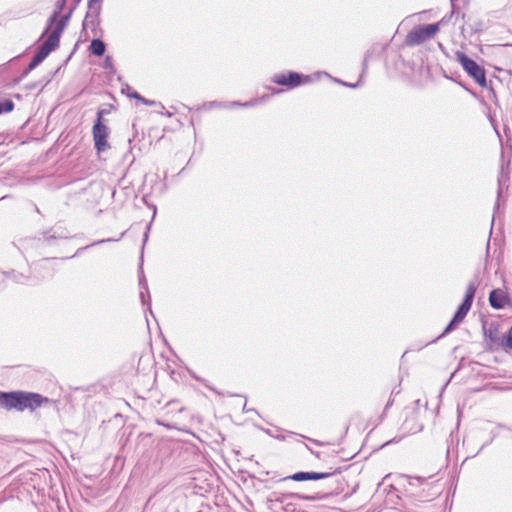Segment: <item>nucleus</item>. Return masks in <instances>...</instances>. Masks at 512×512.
Here are the masks:
<instances>
[{"mask_svg":"<svg viewBox=\"0 0 512 512\" xmlns=\"http://www.w3.org/2000/svg\"><path fill=\"white\" fill-rule=\"evenodd\" d=\"M48 398L24 391L0 392V406L6 410L31 411L40 407Z\"/></svg>","mask_w":512,"mask_h":512,"instance_id":"f257e3e1","label":"nucleus"},{"mask_svg":"<svg viewBox=\"0 0 512 512\" xmlns=\"http://www.w3.org/2000/svg\"><path fill=\"white\" fill-rule=\"evenodd\" d=\"M440 29V23L420 25L411 30L405 39L408 46H416L432 39Z\"/></svg>","mask_w":512,"mask_h":512,"instance_id":"f03ea898","label":"nucleus"},{"mask_svg":"<svg viewBox=\"0 0 512 512\" xmlns=\"http://www.w3.org/2000/svg\"><path fill=\"white\" fill-rule=\"evenodd\" d=\"M456 57L468 75L472 77L481 87H486L487 82L484 68H482L474 60L462 52H457Z\"/></svg>","mask_w":512,"mask_h":512,"instance_id":"7ed1b4c3","label":"nucleus"},{"mask_svg":"<svg viewBox=\"0 0 512 512\" xmlns=\"http://www.w3.org/2000/svg\"><path fill=\"white\" fill-rule=\"evenodd\" d=\"M104 112V110H99L97 112V119L92 128L94 146L98 152H103L110 148L107 141L109 136V128L102 123Z\"/></svg>","mask_w":512,"mask_h":512,"instance_id":"20e7f679","label":"nucleus"},{"mask_svg":"<svg viewBox=\"0 0 512 512\" xmlns=\"http://www.w3.org/2000/svg\"><path fill=\"white\" fill-rule=\"evenodd\" d=\"M102 3L103 1L99 0L88 1V11L83 21L84 28L95 27L98 24Z\"/></svg>","mask_w":512,"mask_h":512,"instance_id":"39448f33","label":"nucleus"},{"mask_svg":"<svg viewBox=\"0 0 512 512\" xmlns=\"http://www.w3.org/2000/svg\"><path fill=\"white\" fill-rule=\"evenodd\" d=\"M341 469L336 468L328 472H297L290 478L294 481L320 480L340 473Z\"/></svg>","mask_w":512,"mask_h":512,"instance_id":"423d86ee","label":"nucleus"},{"mask_svg":"<svg viewBox=\"0 0 512 512\" xmlns=\"http://www.w3.org/2000/svg\"><path fill=\"white\" fill-rule=\"evenodd\" d=\"M273 82L282 86L297 87L302 82V75L297 72H289L286 74H275L273 76Z\"/></svg>","mask_w":512,"mask_h":512,"instance_id":"0eeeda50","label":"nucleus"},{"mask_svg":"<svg viewBox=\"0 0 512 512\" xmlns=\"http://www.w3.org/2000/svg\"><path fill=\"white\" fill-rule=\"evenodd\" d=\"M476 292V284L475 282H470L466 289V294L463 299V302L459 305L457 312L467 315L469 310L471 309L473 299Z\"/></svg>","mask_w":512,"mask_h":512,"instance_id":"6e6552de","label":"nucleus"},{"mask_svg":"<svg viewBox=\"0 0 512 512\" xmlns=\"http://www.w3.org/2000/svg\"><path fill=\"white\" fill-rule=\"evenodd\" d=\"M508 302V296L501 289H494L489 294V303L495 309L503 308Z\"/></svg>","mask_w":512,"mask_h":512,"instance_id":"1a4fd4ad","label":"nucleus"},{"mask_svg":"<svg viewBox=\"0 0 512 512\" xmlns=\"http://www.w3.org/2000/svg\"><path fill=\"white\" fill-rule=\"evenodd\" d=\"M61 32L53 29L44 43L40 46L46 53L50 54L59 46Z\"/></svg>","mask_w":512,"mask_h":512,"instance_id":"9d476101","label":"nucleus"},{"mask_svg":"<svg viewBox=\"0 0 512 512\" xmlns=\"http://www.w3.org/2000/svg\"><path fill=\"white\" fill-rule=\"evenodd\" d=\"M509 179L508 172L504 170V167L502 166L501 173L498 177V191H497V202L495 204L494 210H497L499 208V201L501 194L503 192L504 188H507V181Z\"/></svg>","mask_w":512,"mask_h":512,"instance_id":"9b49d317","label":"nucleus"},{"mask_svg":"<svg viewBox=\"0 0 512 512\" xmlns=\"http://www.w3.org/2000/svg\"><path fill=\"white\" fill-rule=\"evenodd\" d=\"M106 50L105 43L100 39H93L90 44V51L93 55L102 56Z\"/></svg>","mask_w":512,"mask_h":512,"instance_id":"f8f14e48","label":"nucleus"},{"mask_svg":"<svg viewBox=\"0 0 512 512\" xmlns=\"http://www.w3.org/2000/svg\"><path fill=\"white\" fill-rule=\"evenodd\" d=\"M465 317H466V315L461 314V313L456 311L454 316H453V318H452V320L446 326V328H445V330L443 332V335L448 334L451 331H453L463 321V319Z\"/></svg>","mask_w":512,"mask_h":512,"instance_id":"ddd939ff","label":"nucleus"},{"mask_svg":"<svg viewBox=\"0 0 512 512\" xmlns=\"http://www.w3.org/2000/svg\"><path fill=\"white\" fill-rule=\"evenodd\" d=\"M465 317H466V315L461 314V313L456 311L454 316H453V318H452V320L446 326V328H445V330L443 332V335L448 334L451 331H453L463 321V319Z\"/></svg>","mask_w":512,"mask_h":512,"instance_id":"4468645a","label":"nucleus"},{"mask_svg":"<svg viewBox=\"0 0 512 512\" xmlns=\"http://www.w3.org/2000/svg\"><path fill=\"white\" fill-rule=\"evenodd\" d=\"M49 54L46 53L42 48L39 47L38 51L34 55L30 62V69H35Z\"/></svg>","mask_w":512,"mask_h":512,"instance_id":"2eb2a0df","label":"nucleus"},{"mask_svg":"<svg viewBox=\"0 0 512 512\" xmlns=\"http://www.w3.org/2000/svg\"><path fill=\"white\" fill-rule=\"evenodd\" d=\"M65 4H66V0H57V3H56V11L51 15V17L49 18V25L48 27L46 28V30H48L51 25L56 21L58 15L60 14V12L63 10V8L65 7ZM47 31H45L46 33Z\"/></svg>","mask_w":512,"mask_h":512,"instance_id":"dca6fc26","label":"nucleus"},{"mask_svg":"<svg viewBox=\"0 0 512 512\" xmlns=\"http://www.w3.org/2000/svg\"><path fill=\"white\" fill-rule=\"evenodd\" d=\"M74 8H75V6L72 7V9L66 15H63L61 17V19L57 22V24H56V26L54 28L55 30H57V31H59L61 33L63 32V30L65 29V27H66V25H67V23H68V21H69V19L71 17V14H72Z\"/></svg>","mask_w":512,"mask_h":512,"instance_id":"f3484780","label":"nucleus"},{"mask_svg":"<svg viewBox=\"0 0 512 512\" xmlns=\"http://www.w3.org/2000/svg\"><path fill=\"white\" fill-rule=\"evenodd\" d=\"M500 344L503 348L512 350V327L502 337Z\"/></svg>","mask_w":512,"mask_h":512,"instance_id":"a211bd4d","label":"nucleus"},{"mask_svg":"<svg viewBox=\"0 0 512 512\" xmlns=\"http://www.w3.org/2000/svg\"><path fill=\"white\" fill-rule=\"evenodd\" d=\"M14 109V103L10 99L0 102V114L11 112Z\"/></svg>","mask_w":512,"mask_h":512,"instance_id":"6ab92c4d","label":"nucleus"},{"mask_svg":"<svg viewBox=\"0 0 512 512\" xmlns=\"http://www.w3.org/2000/svg\"><path fill=\"white\" fill-rule=\"evenodd\" d=\"M103 67L106 69V70H109L110 72L114 73L115 72V67H114V64H113V59L111 56H106L105 60H104V64H103Z\"/></svg>","mask_w":512,"mask_h":512,"instance_id":"aec40b11","label":"nucleus"},{"mask_svg":"<svg viewBox=\"0 0 512 512\" xmlns=\"http://www.w3.org/2000/svg\"><path fill=\"white\" fill-rule=\"evenodd\" d=\"M127 95L131 98H134V99H140V94L137 93L136 91H132L131 88L129 86H127Z\"/></svg>","mask_w":512,"mask_h":512,"instance_id":"412c9836","label":"nucleus"},{"mask_svg":"<svg viewBox=\"0 0 512 512\" xmlns=\"http://www.w3.org/2000/svg\"><path fill=\"white\" fill-rule=\"evenodd\" d=\"M33 69H30V64L27 66V68L23 71L22 77H26Z\"/></svg>","mask_w":512,"mask_h":512,"instance_id":"4be33fe9","label":"nucleus"},{"mask_svg":"<svg viewBox=\"0 0 512 512\" xmlns=\"http://www.w3.org/2000/svg\"><path fill=\"white\" fill-rule=\"evenodd\" d=\"M309 450H310V452H311L312 454H314L317 458H321V453H320V452H315V451H313V450H311V449H309Z\"/></svg>","mask_w":512,"mask_h":512,"instance_id":"5701e85b","label":"nucleus"},{"mask_svg":"<svg viewBox=\"0 0 512 512\" xmlns=\"http://www.w3.org/2000/svg\"><path fill=\"white\" fill-rule=\"evenodd\" d=\"M140 296H141V299H142V303L145 305L146 301H145V295H144L143 291L140 293Z\"/></svg>","mask_w":512,"mask_h":512,"instance_id":"b1692460","label":"nucleus"},{"mask_svg":"<svg viewBox=\"0 0 512 512\" xmlns=\"http://www.w3.org/2000/svg\"><path fill=\"white\" fill-rule=\"evenodd\" d=\"M368 57H369V55L366 54L365 58H364V63H363L364 67H366V65H367Z\"/></svg>","mask_w":512,"mask_h":512,"instance_id":"393cba45","label":"nucleus"},{"mask_svg":"<svg viewBox=\"0 0 512 512\" xmlns=\"http://www.w3.org/2000/svg\"><path fill=\"white\" fill-rule=\"evenodd\" d=\"M154 103H155L154 101H151V100H148V99H147V101L145 102V104H146V105H149V106L154 105Z\"/></svg>","mask_w":512,"mask_h":512,"instance_id":"a878e982","label":"nucleus"},{"mask_svg":"<svg viewBox=\"0 0 512 512\" xmlns=\"http://www.w3.org/2000/svg\"><path fill=\"white\" fill-rule=\"evenodd\" d=\"M137 100H138V101H141V102H142V103H144V104H145V102L147 101V99H146V98H144V97H142L141 95H140V99H137Z\"/></svg>","mask_w":512,"mask_h":512,"instance_id":"bb28decb","label":"nucleus"},{"mask_svg":"<svg viewBox=\"0 0 512 512\" xmlns=\"http://www.w3.org/2000/svg\"><path fill=\"white\" fill-rule=\"evenodd\" d=\"M313 443H315L316 445H321V443L317 440H311Z\"/></svg>","mask_w":512,"mask_h":512,"instance_id":"cd10ccee","label":"nucleus"},{"mask_svg":"<svg viewBox=\"0 0 512 512\" xmlns=\"http://www.w3.org/2000/svg\"><path fill=\"white\" fill-rule=\"evenodd\" d=\"M344 84L346 85V83H344ZM347 86L352 87V88L356 87V85H353V84H347Z\"/></svg>","mask_w":512,"mask_h":512,"instance_id":"c85d7f7f","label":"nucleus"},{"mask_svg":"<svg viewBox=\"0 0 512 512\" xmlns=\"http://www.w3.org/2000/svg\"><path fill=\"white\" fill-rule=\"evenodd\" d=\"M392 404V401H388L387 404H386V408H388V406H390Z\"/></svg>","mask_w":512,"mask_h":512,"instance_id":"c756f323","label":"nucleus"},{"mask_svg":"<svg viewBox=\"0 0 512 512\" xmlns=\"http://www.w3.org/2000/svg\"><path fill=\"white\" fill-rule=\"evenodd\" d=\"M249 105H251L250 102H246V103L243 104V106H249Z\"/></svg>","mask_w":512,"mask_h":512,"instance_id":"7c9ffc66","label":"nucleus"},{"mask_svg":"<svg viewBox=\"0 0 512 512\" xmlns=\"http://www.w3.org/2000/svg\"><path fill=\"white\" fill-rule=\"evenodd\" d=\"M144 284H145L144 288H145V290L148 292V287H147L146 282H145Z\"/></svg>","mask_w":512,"mask_h":512,"instance_id":"2f4dec72","label":"nucleus"},{"mask_svg":"<svg viewBox=\"0 0 512 512\" xmlns=\"http://www.w3.org/2000/svg\"><path fill=\"white\" fill-rule=\"evenodd\" d=\"M54 236H50V238H47V241H50V239H53Z\"/></svg>","mask_w":512,"mask_h":512,"instance_id":"473e14b6","label":"nucleus"},{"mask_svg":"<svg viewBox=\"0 0 512 512\" xmlns=\"http://www.w3.org/2000/svg\"><path fill=\"white\" fill-rule=\"evenodd\" d=\"M54 236H50V238H47V241H50V239H53Z\"/></svg>","mask_w":512,"mask_h":512,"instance_id":"72a5a7b5","label":"nucleus"},{"mask_svg":"<svg viewBox=\"0 0 512 512\" xmlns=\"http://www.w3.org/2000/svg\"><path fill=\"white\" fill-rule=\"evenodd\" d=\"M452 2H454V0H451Z\"/></svg>","mask_w":512,"mask_h":512,"instance_id":"f704fd0d","label":"nucleus"}]
</instances>
